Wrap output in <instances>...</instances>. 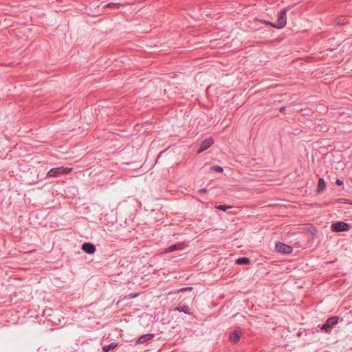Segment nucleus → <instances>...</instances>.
<instances>
[{
    "label": "nucleus",
    "instance_id": "obj_1",
    "mask_svg": "<svg viewBox=\"0 0 352 352\" xmlns=\"http://www.w3.org/2000/svg\"><path fill=\"white\" fill-rule=\"evenodd\" d=\"M339 317L338 316H332L328 318L324 324L322 325H318V327L320 328V330L324 331L326 333H329L333 327L338 323Z\"/></svg>",
    "mask_w": 352,
    "mask_h": 352
},
{
    "label": "nucleus",
    "instance_id": "obj_2",
    "mask_svg": "<svg viewBox=\"0 0 352 352\" xmlns=\"http://www.w3.org/2000/svg\"><path fill=\"white\" fill-rule=\"evenodd\" d=\"M72 170V168H64V167H56L50 169L47 173V177H56L60 175L68 174Z\"/></svg>",
    "mask_w": 352,
    "mask_h": 352
},
{
    "label": "nucleus",
    "instance_id": "obj_3",
    "mask_svg": "<svg viewBox=\"0 0 352 352\" xmlns=\"http://www.w3.org/2000/svg\"><path fill=\"white\" fill-rule=\"evenodd\" d=\"M287 11V8H283L280 12L278 13V19L275 23L276 25H274V28L276 29L283 28L287 24V17L286 13Z\"/></svg>",
    "mask_w": 352,
    "mask_h": 352
},
{
    "label": "nucleus",
    "instance_id": "obj_4",
    "mask_svg": "<svg viewBox=\"0 0 352 352\" xmlns=\"http://www.w3.org/2000/svg\"><path fill=\"white\" fill-rule=\"evenodd\" d=\"M351 226L348 223L344 221H337L331 226V231L334 232H341L347 231L350 229Z\"/></svg>",
    "mask_w": 352,
    "mask_h": 352
},
{
    "label": "nucleus",
    "instance_id": "obj_5",
    "mask_svg": "<svg viewBox=\"0 0 352 352\" xmlns=\"http://www.w3.org/2000/svg\"><path fill=\"white\" fill-rule=\"evenodd\" d=\"M275 250L277 252L282 254H290L293 251V248L282 242H278L275 245Z\"/></svg>",
    "mask_w": 352,
    "mask_h": 352
},
{
    "label": "nucleus",
    "instance_id": "obj_6",
    "mask_svg": "<svg viewBox=\"0 0 352 352\" xmlns=\"http://www.w3.org/2000/svg\"><path fill=\"white\" fill-rule=\"evenodd\" d=\"M214 144L212 138H210L202 141L199 145V148L197 151V153L199 154L203 151L209 148Z\"/></svg>",
    "mask_w": 352,
    "mask_h": 352
},
{
    "label": "nucleus",
    "instance_id": "obj_7",
    "mask_svg": "<svg viewBox=\"0 0 352 352\" xmlns=\"http://www.w3.org/2000/svg\"><path fill=\"white\" fill-rule=\"evenodd\" d=\"M242 333L240 328H237L230 333L229 339L233 344H236L240 340Z\"/></svg>",
    "mask_w": 352,
    "mask_h": 352
},
{
    "label": "nucleus",
    "instance_id": "obj_8",
    "mask_svg": "<svg viewBox=\"0 0 352 352\" xmlns=\"http://www.w3.org/2000/svg\"><path fill=\"white\" fill-rule=\"evenodd\" d=\"M154 337L155 335L153 333L144 334L136 340L135 344H144L147 341L153 340Z\"/></svg>",
    "mask_w": 352,
    "mask_h": 352
},
{
    "label": "nucleus",
    "instance_id": "obj_9",
    "mask_svg": "<svg viewBox=\"0 0 352 352\" xmlns=\"http://www.w3.org/2000/svg\"><path fill=\"white\" fill-rule=\"evenodd\" d=\"M185 244L184 243H177L173 245H170L168 248H167L165 250V253H170L173 252L176 250H182L184 248Z\"/></svg>",
    "mask_w": 352,
    "mask_h": 352
},
{
    "label": "nucleus",
    "instance_id": "obj_10",
    "mask_svg": "<svg viewBox=\"0 0 352 352\" xmlns=\"http://www.w3.org/2000/svg\"><path fill=\"white\" fill-rule=\"evenodd\" d=\"M82 250L89 254H91L96 252V248L93 243L87 242L82 244Z\"/></svg>",
    "mask_w": 352,
    "mask_h": 352
},
{
    "label": "nucleus",
    "instance_id": "obj_11",
    "mask_svg": "<svg viewBox=\"0 0 352 352\" xmlns=\"http://www.w3.org/2000/svg\"><path fill=\"white\" fill-rule=\"evenodd\" d=\"M174 310L179 311V312H184V314H188V315L192 314V312L190 311V309L189 308V307L188 305H184L182 306L177 307L176 308H175Z\"/></svg>",
    "mask_w": 352,
    "mask_h": 352
},
{
    "label": "nucleus",
    "instance_id": "obj_12",
    "mask_svg": "<svg viewBox=\"0 0 352 352\" xmlns=\"http://www.w3.org/2000/svg\"><path fill=\"white\" fill-rule=\"evenodd\" d=\"M326 188L325 181L323 178H319L317 186V192H322Z\"/></svg>",
    "mask_w": 352,
    "mask_h": 352
},
{
    "label": "nucleus",
    "instance_id": "obj_13",
    "mask_svg": "<svg viewBox=\"0 0 352 352\" xmlns=\"http://www.w3.org/2000/svg\"><path fill=\"white\" fill-rule=\"evenodd\" d=\"M236 263L238 265H249L250 260L247 257H240L236 260Z\"/></svg>",
    "mask_w": 352,
    "mask_h": 352
},
{
    "label": "nucleus",
    "instance_id": "obj_14",
    "mask_svg": "<svg viewBox=\"0 0 352 352\" xmlns=\"http://www.w3.org/2000/svg\"><path fill=\"white\" fill-rule=\"evenodd\" d=\"M118 346V343L111 342L108 345H104L102 346V351L104 352H109V351L114 349Z\"/></svg>",
    "mask_w": 352,
    "mask_h": 352
},
{
    "label": "nucleus",
    "instance_id": "obj_15",
    "mask_svg": "<svg viewBox=\"0 0 352 352\" xmlns=\"http://www.w3.org/2000/svg\"><path fill=\"white\" fill-rule=\"evenodd\" d=\"M232 206H226V205H217L215 206V208H217L219 210L221 211H226L229 208H232Z\"/></svg>",
    "mask_w": 352,
    "mask_h": 352
},
{
    "label": "nucleus",
    "instance_id": "obj_16",
    "mask_svg": "<svg viewBox=\"0 0 352 352\" xmlns=\"http://www.w3.org/2000/svg\"><path fill=\"white\" fill-rule=\"evenodd\" d=\"M121 6L119 3H109L106 5V7L109 8H118Z\"/></svg>",
    "mask_w": 352,
    "mask_h": 352
},
{
    "label": "nucleus",
    "instance_id": "obj_17",
    "mask_svg": "<svg viewBox=\"0 0 352 352\" xmlns=\"http://www.w3.org/2000/svg\"><path fill=\"white\" fill-rule=\"evenodd\" d=\"M210 170H214V171L219 172V173H221L223 170V168L218 165H214V166H211Z\"/></svg>",
    "mask_w": 352,
    "mask_h": 352
},
{
    "label": "nucleus",
    "instance_id": "obj_18",
    "mask_svg": "<svg viewBox=\"0 0 352 352\" xmlns=\"http://www.w3.org/2000/svg\"><path fill=\"white\" fill-rule=\"evenodd\" d=\"M261 22L263 24L269 25H270V26H272L273 28H274V25H276L275 23H272L270 21H266V20H261Z\"/></svg>",
    "mask_w": 352,
    "mask_h": 352
},
{
    "label": "nucleus",
    "instance_id": "obj_19",
    "mask_svg": "<svg viewBox=\"0 0 352 352\" xmlns=\"http://www.w3.org/2000/svg\"><path fill=\"white\" fill-rule=\"evenodd\" d=\"M336 184L338 185V186H341L343 184V181L341 180L340 179H337L336 181Z\"/></svg>",
    "mask_w": 352,
    "mask_h": 352
},
{
    "label": "nucleus",
    "instance_id": "obj_20",
    "mask_svg": "<svg viewBox=\"0 0 352 352\" xmlns=\"http://www.w3.org/2000/svg\"><path fill=\"white\" fill-rule=\"evenodd\" d=\"M208 190L206 188H201L198 190V193L202 194L206 192Z\"/></svg>",
    "mask_w": 352,
    "mask_h": 352
},
{
    "label": "nucleus",
    "instance_id": "obj_21",
    "mask_svg": "<svg viewBox=\"0 0 352 352\" xmlns=\"http://www.w3.org/2000/svg\"><path fill=\"white\" fill-rule=\"evenodd\" d=\"M192 287H184V288H182L180 289V291L183 292V291H187V290H192Z\"/></svg>",
    "mask_w": 352,
    "mask_h": 352
},
{
    "label": "nucleus",
    "instance_id": "obj_22",
    "mask_svg": "<svg viewBox=\"0 0 352 352\" xmlns=\"http://www.w3.org/2000/svg\"><path fill=\"white\" fill-rule=\"evenodd\" d=\"M343 203L352 205V201H350V200H349V199H344V201H343Z\"/></svg>",
    "mask_w": 352,
    "mask_h": 352
},
{
    "label": "nucleus",
    "instance_id": "obj_23",
    "mask_svg": "<svg viewBox=\"0 0 352 352\" xmlns=\"http://www.w3.org/2000/svg\"><path fill=\"white\" fill-rule=\"evenodd\" d=\"M285 110H286V107H282L281 108H280L279 111L281 113H284L285 111Z\"/></svg>",
    "mask_w": 352,
    "mask_h": 352
},
{
    "label": "nucleus",
    "instance_id": "obj_24",
    "mask_svg": "<svg viewBox=\"0 0 352 352\" xmlns=\"http://www.w3.org/2000/svg\"><path fill=\"white\" fill-rule=\"evenodd\" d=\"M131 298H135L138 296V294H131L129 295Z\"/></svg>",
    "mask_w": 352,
    "mask_h": 352
},
{
    "label": "nucleus",
    "instance_id": "obj_25",
    "mask_svg": "<svg viewBox=\"0 0 352 352\" xmlns=\"http://www.w3.org/2000/svg\"><path fill=\"white\" fill-rule=\"evenodd\" d=\"M47 310H45L44 314L47 315V316H51V314H50V312H47Z\"/></svg>",
    "mask_w": 352,
    "mask_h": 352
},
{
    "label": "nucleus",
    "instance_id": "obj_26",
    "mask_svg": "<svg viewBox=\"0 0 352 352\" xmlns=\"http://www.w3.org/2000/svg\"><path fill=\"white\" fill-rule=\"evenodd\" d=\"M47 310H45L44 314L47 315V316H51V314H50V312H47Z\"/></svg>",
    "mask_w": 352,
    "mask_h": 352
},
{
    "label": "nucleus",
    "instance_id": "obj_27",
    "mask_svg": "<svg viewBox=\"0 0 352 352\" xmlns=\"http://www.w3.org/2000/svg\"><path fill=\"white\" fill-rule=\"evenodd\" d=\"M162 153H163V152H160V155L158 156L157 160L160 158V155L162 154Z\"/></svg>",
    "mask_w": 352,
    "mask_h": 352
}]
</instances>
